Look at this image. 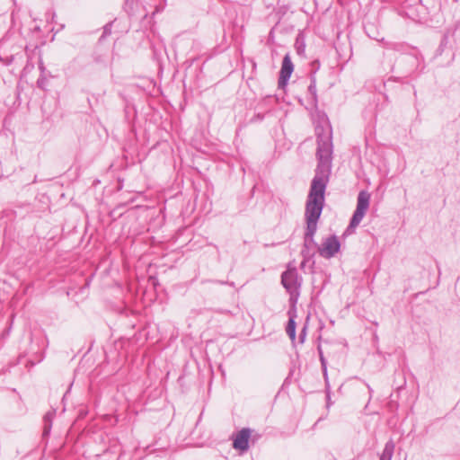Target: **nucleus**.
Here are the masks:
<instances>
[{
    "instance_id": "nucleus-4",
    "label": "nucleus",
    "mask_w": 460,
    "mask_h": 460,
    "mask_svg": "<svg viewBox=\"0 0 460 460\" xmlns=\"http://www.w3.org/2000/svg\"><path fill=\"white\" fill-rule=\"evenodd\" d=\"M293 70L294 66L291 61L290 56L289 54H286L285 57L283 58L281 69L279 72V86L280 88H284L287 85Z\"/></svg>"
},
{
    "instance_id": "nucleus-11",
    "label": "nucleus",
    "mask_w": 460,
    "mask_h": 460,
    "mask_svg": "<svg viewBox=\"0 0 460 460\" xmlns=\"http://www.w3.org/2000/svg\"><path fill=\"white\" fill-rule=\"evenodd\" d=\"M309 93L313 95L314 99H316V84L314 78L312 79L310 85L308 86Z\"/></svg>"
},
{
    "instance_id": "nucleus-2",
    "label": "nucleus",
    "mask_w": 460,
    "mask_h": 460,
    "mask_svg": "<svg viewBox=\"0 0 460 460\" xmlns=\"http://www.w3.org/2000/svg\"><path fill=\"white\" fill-rule=\"evenodd\" d=\"M369 201L370 194L366 190H361L358 195L357 208L350 219L349 228H355L360 224L368 209Z\"/></svg>"
},
{
    "instance_id": "nucleus-1",
    "label": "nucleus",
    "mask_w": 460,
    "mask_h": 460,
    "mask_svg": "<svg viewBox=\"0 0 460 460\" xmlns=\"http://www.w3.org/2000/svg\"><path fill=\"white\" fill-rule=\"evenodd\" d=\"M332 144L330 136H320L317 139L316 156L318 164L305 205L306 228L304 237L302 254L311 256V249L317 247L314 236L317 230V222L324 204V193L332 170Z\"/></svg>"
},
{
    "instance_id": "nucleus-10",
    "label": "nucleus",
    "mask_w": 460,
    "mask_h": 460,
    "mask_svg": "<svg viewBox=\"0 0 460 460\" xmlns=\"http://www.w3.org/2000/svg\"><path fill=\"white\" fill-rule=\"evenodd\" d=\"M51 418H52V413H50V412L47 413L44 416V422H45L44 435H47L50 430V424H49V423H50Z\"/></svg>"
},
{
    "instance_id": "nucleus-6",
    "label": "nucleus",
    "mask_w": 460,
    "mask_h": 460,
    "mask_svg": "<svg viewBox=\"0 0 460 460\" xmlns=\"http://www.w3.org/2000/svg\"><path fill=\"white\" fill-rule=\"evenodd\" d=\"M251 435L250 429H242L234 437L233 447L241 451H246L249 448V438Z\"/></svg>"
},
{
    "instance_id": "nucleus-9",
    "label": "nucleus",
    "mask_w": 460,
    "mask_h": 460,
    "mask_svg": "<svg viewBox=\"0 0 460 460\" xmlns=\"http://www.w3.org/2000/svg\"><path fill=\"white\" fill-rule=\"evenodd\" d=\"M320 361H321V365H322L323 375L324 381H325L326 392H327V394H329L330 384H329V378H328V374H327V362L322 354L320 356Z\"/></svg>"
},
{
    "instance_id": "nucleus-3",
    "label": "nucleus",
    "mask_w": 460,
    "mask_h": 460,
    "mask_svg": "<svg viewBox=\"0 0 460 460\" xmlns=\"http://www.w3.org/2000/svg\"><path fill=\"white\" fill-rule=\"evenodd\" d=\"M341 248V243L336 235H330L324 239L318 246L320 256L325 259L332 258Z\"/></svg>"
},
{
    "instance_id": "nucleus-5",
    "label": "nucleus",
    "mask_w": 460,
    "mask_h": 460,
    "mask_svg": "<svg viewBox=\"0 0 460 460\" xmlns=\"http://www.w3.org/2000/svg\"><path fill=\"white\" fill-rule=\"evenodd\" d=\"M281 283L283 287L289 292L294 293L299 287L297 272L294 270H288L282 273Z\"/></svg>"
},
{
    "instance_id": "nucleus-13",
    "label": "nucleus",
    "mask_w": 460,
    "mask_h": 460,
    "mask_svg": "<svg viewBox=\"0 0 460 460\" xmlns=\"http://www.w3.org/2000/svg\"><path fill=\"white\" fill-rule=\"evenodd\" d=\"M109 32V30L107 29V27L104 28V33H107Z\"/></svg>"
},
{
    "instance_id": "nucleus-12",
    "label": "nucleus",
    "mask_w": 460,
    "mask_h": 460,
    "mask_svg": "<svg viewBox=\"0 0 460 460\" xmlns=\"http://www.w3.org/2000/svg\"><path fill=\"white\" fill-rule=\"evenodd\" d=\"M306 336V327L305 326L299 334V341L300 343H304Z\"/></svg>"
},
{
    "instance_id": "nucleus-7",
    "label": "nucleus",
    "mask_w": 460,
    "mask_h": 460,
    "mask_svg": "<svg viewBox=\"0 0 460 460\" xmlns=\"http://www.w3.org/2000/svg\"><path fill=\"white\" fill-rule=\"evenodd\" d=\"M288 314L289 316L288 325L286 327V332L290 340L294 342L296 340V312L295 310H289L288 312Z\"/></svg>"
},
{
    "instance_id": "nucleus-8",
    "label": "nucleus",
    "mask_w": 460,
    "mask_h": 460,
    "mask_svg": "<svg viewBox=\"0 0 460 460\" xmlns=\"http://www.w3.org/2000/svg\"><path fill=\"white\" fill-rule=\"evenodd\" d=\"M395 445L392 439L387 441L385 445L382 454L380 455L379 460H392Z\"/></svg>"
}]
</instances>
